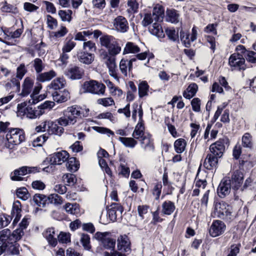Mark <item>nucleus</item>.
Masks as SVG:
<instances>
[{"label": "nucleus", "mask_w": 256, "mask_h": 256, "mask_svg": "<svg viewBox=\"0 0 256 256\" xmlns=\"http://www.w3.org/2000/svg\"><path fill=\"white\" fill-rule=\"evenodd\" d=\"M118 250L121 252H129L130 251V241L126 235L120 236L118 238Z\"/></svg>", "instance_id": "nucleus-17"}, {"label": "nucleus", "mask_w": 256, "mask_h": 256, "mask_svg": "<svg viewBox=\"0 0 256 256\" xmlns=\"http://www.w3.org/2000/svg\"><path fill=\"white\" fill-rule=\"evenodd\" d=\"M48 28L50 30L55 29L58 26L57 20L50 15L46 16Z\"/></svg>", "instance_id": "nucleus-54"}, {"label": "nucleus", "mask_w": 256, "mask_h": 256, "mask_svg": "<svg viewBox=\"0 0 256 256\" xmlns=\"http://www.w3.org/2000/svg\"><path fill=\"white\" fill-rule=\"evenodd\" d=\"M21 80L22 79H19V78H17L16 76H14L12 78L10 82H8L6 84V86L8 87L10 86L11 87V84H12V86L16 88V90L19 92L20 89V80Z\"/></svg>", "instance_id": "nucleus-61"}, {"label": "nucleus", "mask_w": 256, "mask_h": 256, "mask_svg": "<svg viewBox=\"0 0 256 256\" xmlns=\"http://www.w3.org/2000/svg\"><path fill=\"white\" fill-rule=\"evenodd\" d=\"M176 208L174 203L170 200L164 202L162 204V212L164 214L170 215Z\"/></svg>", "instance_id": "nucleus-26"}, {"label": "nucleus", "mask_w": 256, "mask_h": 256, "mask_svg": "<svg viewBox=\"0 0 256 256\" xmlns=\"http://www.w3.org/2000/svg\"><path fill=\"white\" fill-rule=\"evenodd\" d=\"M56 122L47 121L46 131L50 134L61 136L64 132L63 126H59Z\"/></svg>", "instance_id": "nucleus-16"}, {"label": "nucleus", "mask_w": 256, "mask_h": 256, "mask_svg": "<svg viewBox=\"0 0 256 256\" xmlns=\"http://www.w3.org/2000/svg\"><path fill=\"white\" fill-rule=\"evenodd\" d=\"M68 157V153L65 150H62L52 155L50 158L49 162L50 165H60L66 161Z\"/></svg>", "instance_id": "nucleus-13"}, {"label": "nucleus", "mask_w": 256, "mask_h": 256, "mask_svg": "<svg viewBox=\"0 0 256 256\" xmlns=\"http://www.w3.org/2000/svg\"><path fill=\"white\" fill-rule=\"evenodd\" d=\"M198 89V85L195 83L190 84L186 90L183 92V96L187 99H190L196 94Z\"/></svg>", "instance_id": "nucleus-24"}, {"label": "nucleus", "mask_w": 256, "mask_h": 256, "mask_svg": "<svg viewBox=\"0 0 256 256\" xmlns=\"http://www.w3.org/2000/svg\"><path fill=\"white\" fill-rule=\"evenodd\" d=\"M24 234V232L21 229L17 228L12 234L10 230V242H16L20 240Z\"/></svg>", "instance_id": "nucleus-39"}, {"label": "nucleus", "mask_w": 256, "mask_h": 256, "mask_svg": "<svg viewBox=\"0 0 256 256\" xmlns=\"http://www.w3.org/2000/svg\"><path fill=\"white\" fill-rule=\"evenodd\" d=\"M128 8L127 11L129 13H135L137 12L138 8V4L136 2V0H130L128 1Z\"/></svg>", "instance_id": "nucleus-60"}, {"label": "nucleus", "mask_w": 256, "mask_h": 256, "mask_svg": "<svg viewBox=\"0 0 256 256\" xmlns=\"http://www.w3.org/2000/svg\"><path fill=\"white\" fill-rule=\"evenodd\" d=\"M112 24L114 29L120 32H126L129 28L127 20L122 16H116Z\"/></svg>", "instance_id": "nucleus-11"}, {"label": "nucleus", "mask_w": 256, "mask_h": 256, "mask_svg": "<svg viewBox=\"0 0 256 256\" xmlns=\"http://www.w3.org/2000/svg\"><path fill=\"white\" fill-rule=\"evenodd\" d=\"M227 142V139L222 138L212 144L210 147V154L219 158H221L225 151V144Z\"/></svg>", "instance_id": "nucleus-7"}, {"label": "nucleus", "mask_w": 256, "mask_h": 256, "mask_svg": "<svg viewBox=\"0 0 256 256\" xmlns=\"http://www.w3.org/2000/svg\"><path fill=\"white\" fill-rule=\"evenodd\" d=\"M37 171L38 168L36 167L22 166L19 169L15 170L12 174L11 178L13 180H23L22 176Z\"/></svg>", "instance_id": "nucleus-9"}, {"label": "nucleus", "mask_w": 256, "mask_h": 256, "mask_svg": "<svg viewBox=\"0 0 256 256\" xmlns=\"http://www.w3.org/2000/svg\"><path fill=\"white\" fill-rule=\"evenodd\" d=\"M186 142L184 138H178L174 143V148L176 152L181 154L185 150Z\"/></svg>", "instance_id": "nucleus-34"}, {"label": "nucleus", "mask_w": 256, "mask_h": 256, "mask_svg": "<svg viewBox=\"0 0 256 256\" xmlns=\"http://www.w3.org/2000/svg\"><path fill=\"white\" fill-rule=\"evenodd\" d=\"M140 52V48L132 42H128L124 48L123 54H136Z\"/></svg>", "instance_id": "nucleus-30"}, {"label": "nucleus", "mask_w": 256, "mask_h": 256, "mask_svg": "<svg viewBox=\"0 0 256 256\" xmlns=\"http://www.w3.org/2000/svg\"><path fill=\"white\" fill-rule=\"evenodd\" d=\"M130 64L128 62V60L122 59L120 62V69L122 73L124 76H127L128 72L130 71L132 68L130 67Z\"/></svg>", "instance_id": "nucleus-44"}, {"label": "nucleus", "mask_w": 256, "mask_h": 256, "mask_svg": "<svg viewBox=\"0 0 256 256\" xmlns=\"http://www.w3.org/2000/svg\"><path fill=\"white\" fill-rule=\"evenodd\" d=\"M32 66L37 74L41 72L44 68L45 64L42 60L39 58H35L32 62Z\"/></svg>", "instance_id": "nucleus-41"}, {"label": "nucleus", "mask_w": 256, "mask_h": 256, "mask_svg": "<svg viewBox=\"0 0 256 256\" xmlns=\"http://www.w3.org/2000/svg\"><path fill=\"white\" fill-rule=\"evenodd\" d=\"M116 39L112 36L105 35L100 38V41L102 46L108 50Z\"/></svg>", "instance_id": "nucleus-29"}, {"label": "nucleus", "mask_w": 256, "mask_h": 256, "mask_svg": "<svg viewBox=\"0 0 256 256\" xmlns=\"http://www.w3.org/2000/svg\"><path fill=\"white\" fill-rule=\"evenodd\" d=\"M228 64L233 70H244L246 68L245 58L238 54H231L228 59Z\"/></svg>", "instance_id": "nucleus-6"}, {"label": "nucleus", "mask_w": 256, "mask_h": 256, "mask_svg": "<svg viewBox=\"0 0 256 256\" xmlns=\"http://www.w3.org/2000/svg\"><path fill=\"white\" fill-rule=\"evenodd\" d=\"M242 145L244 148H252V136L249 133H246L242 137Z\"/></svg>", "instance_id": "nucleus-45"}, {"label": "nucleus", "mask_w": 256, "mask_h": 256, "mask_svg": "<svg viewBox=\"0 0 256 256\" xmlns=\"http://www.w3.org/2000/svg\"><path fill=\"white\" fill-rule=\"evenodd\" d=\"M122 48L120 44L116 40L108 50V54L112 56H116L120 53Z\"/></svg>", "instance_id": "nucleus-40"}, {"label": "nucleus", "mask_w": 256, "mask_h": 256, "mask_svg": "<svg viewBox=\"0 0 256 256\" xmlns=\"http://www.w3.org/2000/svg\"><path fill=\"white\" fill-rule=\"evenodd\" d=\"M17 196L23 200H28L30 196V194L25 188H18L16 190Z\"/></svg>", "instance_id": "nucleus-51"}, {"label": "nucleus", "mask_w": 256, "mask_h": 256, "mask_svg": "<svg viewBox=\"0 0 256 256\" xmlns=\"http://www.w3.org/2000/svg\"><path fill=\"white\" fill-rule=\"evenodd\" d=\"M64 182L68 186H73L76 182V176L72 174H67L63 176Z\"/></svg>", "instance_id": "nucleus-53"}, {"label": "nucleus", "mask_w": 256, "mask_h": 256, "mask_svg": "<svg viewBox=\"0 0 256 256\" xmlns=\"http://www.w3.org/2000/svg\"><path fill=\"white\" fill-rule=\"evenodd\" d=\"M78 58L80 62L86 64H90L94 60V55L92 53L82 52L78 54Z\"/></svg>", "instance_id": "nucleus-22"}, {"label": "nucleus", "mask_w": 256, "mask_h": 256, "mask_svg": "<svg viewBox=\"0 0 256 256\" xmlns=\"http://www.w3.org/2000/svg\"><path fill=\"white\" fill-rule=\"evenodd\" d=\"M149 30L152 34L158 38H163L164 36L162 26L156 22L153 24Z\"/></svg>", "instance_id": "nucleus-31"}, {"label": "nucleus", "mask_w": 256, "mask_h": 256, "mask_svg": "<svg viewBox=\"0 0 256 256\" xmlns=\"http://www.w3.org/2000/svg\"><path fill=\"white\" fill-rule=\"evenodd\" d=\"M84 112V110L77 105L69 106L64 111V116L56 120L58 124L66 126L69 125H74L78 118L86 116Z\"/></svg>", "instance_id": "nucleus-1"}, {"label": "nucleus", "mask_w": 256, "mask_h": 256, "mask_svg": "<svg viewBox=\"0 0 256 256\" xmlns=\"http://www.w3.org/2000/svg\"><path fill=\"white\" fill-rule=\"evenodd\" d=\"M94 238L102 242L103 246L106 249L114 250L116 245V240L112 238L108 232H97L94 234Z\"/></svg>", "instance_id": "nucleus-5"}, {"label": "nucleus", "mask_w": 256, "mask_h": 256, "mask_svg": "<svg viewBox=\"0 0 256 256\" xmlns=\"http://www.w3.org/2000/svg\"><path fill=\"white\" fill-rule=\"evenodd\" d=\"M66 81L63 78H57L52 82L49 86L54 90H58L64 87Z\"/></svg>", "instance_id": "nucleus-38"}, {"label": "nucleus", "mask_w": 256, "mask_h": 256, "mask_svg": "<svg viewBox=\"0 0 256 256\" xmlns=\"http://www.w3.org/2000/svg\"><path fill=\"white\" fill-rule=\"evenodd\" d=\"M140 144L145 150H153L154 149L152 141L148 136H146L140 139Z\"/></svg>", "instance_id": "nucleus-37"}, {"label": "nucleus", "mask_w": 256, "mask_h": 256, "mask_svg": "<svg viewBox=\"0 0 256 256\" xmlns=\"http://www.w3.org/2000/svg\"><path fill=\"white\" fill-rule=\"evenodd\" d=\"M148 86L146 82H142L138 85V94L140 98L148 94Z\"/></svg>", "instance_id": "nucleus-47"}, {"label": "nucleus", "mask_w": 256, "mask_h": 256, "mask_svg": "<svg viewBox=\"0 0 256 256\" xmlns=\"http://www.w3.org/2000/svg\"><path fill=\"white\" fill-rule=\"evenodd\" d=\"M215 210L218 217L224 218L225 216L227 218H230L232 207L226 202L216 203L215 206Z\"/></svg>", "instance_id": "nucleus-10"}, {"label": "nucleus", "mask_w": 256, "mask_h": 256, "mask_svg": "<svg viewBox=\"0 0 256 256\" xmlns=\"http://www.w3.org/2000/svg\"><path fill=\"white\" fill-rule=\"evenodd\" d=\"M48 196L40 194H35L33 196V201L38 206L44 208L49 204Z\"/></svg>", "instance_id": "nucleus-23"}, {"label": "nucleus", "mask_w": 256, "mask_h": 256, "mask_svg": "<svg viewBox=\"0 0 256 256\" xmlns=\"http://www.w3.org/2000/svg\"><path fill=\"white\" fill-rule=\"evenodd\" d=\"M27 72L25 65L24 64H20L16 68V77L19 79H22Z\"/></svg>", "instance_id": "nucleus-64"}, {"label": "nucleus", "mask_w": 256, "mask_h": 256, "mask_svg": "<svg viewBox=\"0 0 256 256\" xmlns=\"http://www.w3.org/2000/svg\"><path fill=\"white\" fill-rule=\"evenodd\" d=\"M19 252V244L18 243L10 242L6 244V253L7 254L18 255Z\"/></svg>", "instance_id": "nucleus-27"}, {"label": "nucleus", "mask_w": 256, "mask_h": 256, "mask_svg": "<svg viewBox=\"0 0 256 256\" xmlns=\"http://www.w3.org/2000/svg\"><path fill=\"white\" fill-rule=\"evenodd\" d=\"M92 34V32L91 30H84L82 32H78L74 36L76 40L85 41L86 36H88Z\"/></svg>", "instance_id": "nucleus-50"}, {"label": "nucleus", "mask_w": 256, "mask_h": 256, "mask_svg": "<svg viewBox=\"0 0 256 256\" xmlns=\"http://www.w3.org/2000/svg\"><path fill=\"white\" fill-rule=\"evenodd\" d=\"M52 96L54 100L58 103L64 102L70 98L69 92L66 90L55 91L52 93Z\"/></svg>", "instance_id": "nucleus-19"}, {"label": "nucleus", "mask_w": 256, "mask_h": 256, "mask_svg": "<svg viewBox=\"0 0 256 256\" xmlns=\"http://www.w3.org/2000/svg\"><path fill=\"white\" fill-rule=\"evenodd\" d=\"M6 138L9 144L8 147L12 148L10 144L18 145L25 140L24 132L22 129L19 128H10L6 135Z\"/></svg>", "instance_id": "nucleus-2"}, {"label": "nucleus", "mask_w": 256, "mask_h": 256, "mask_svg": "<svg viewBox=\"0 0 256 256\" xmlns=\"http://www.w3.org/2000/svg\"><path fill=\"white\" fill-rule=\"evenodd\" d=\"M154 20V16L151 13H146L142 21V24L144 26H147L152 24Z\"/></svg>", "instance_id": "nucleus-62"}, {"label": "nucleus", "mask_w": 256, "mask_h": 256, "mask_svg": "<svg viewBox=\"0 0 256 256\" xmlns=\"http://www.w3.org/2000/svg\"><path fill=\"white\" fill-rule=\"evenodd\" d=\"M118 140L127 148H134L138 144L134 138L120 137Z\"/></svg>", "instance_id": "nucleus-33"}, {"label": "nucleus", "mask_w": 256, "mask_h": 256, "mask_svg": "<svg viewBox=\"0 0 256 256\" xmlns=\"http://www.w3.org/2000/svg\"><path fill=\"white\" fill-rule=\"evenodd\" d=\"M218 158L212 154H208L204 162V167L209 170L216 168L218 164Z\"/></svg>", "instance_id": "nucleus-20"}, {"label": "nucleus", "mask_w": 256, "mask_h": 256, "mask_svg": "<svg viewBox=\"0 0 256 256\" xmlns=\"http://www.w3.org/2000/svg\"><path fill=\"white\" fill-rule=\"evenodd\" d=\"M180 38L186 47L188 48L190 46L191 38H190V34L183 30L180 32Z\"/></svg>", "instance_id": "nucleus-46"}, {"label": "nucleus", "mask_w": 256, "mask_h": 256, "mask_svg": "<svg viewBox=\"0 0 256 256\" xmlns=\"http://www.w3.org/2000/svg\"><path fill=\"white\" fill-rule=\"evenodd\" d=\"M226 226L220 220H214L209 229V233L212 237H216L222 234L225 232Z\"/></svg>", "instance_id": "nucleus-8"}, {"label": "nucleus", "mask_w": 256, "mask_h": 256, "mask_svg": "<svg viewBox=\"0 0 256 256\" xmlns=\"http://www.w3.org/2000/svg\"><path fill=\"white\" fill-rule=\"evenodd\" d=\"M72 12L71 10H60L58 12V15L62 22H70L72 20Z\"/></svg>", "instance_id": "nucleus-42"}, {"label": "nucleus", "mask_w": 256, "mask_h": 256, "mask_svg": "<svg viewBox=\"0 0 256 256\" xmlns=\"http://www.w3.org/2000/svg\"><path fill=\"white\" fill-rule=\"evenodd\" d=\"M82 88L84 92L104 95L105 93L106 86L96 80H91L85 82L82 86Z\"/></svg>", "instance_id": "nucleus-3"}, {"label": "nucleus", "mask_w": 256, "mask_h": 256, "mask_svg": "<svg viewBox=\"0 0 256 256\" xmlns=\"http://www.w3.org/2000/svg\"><path fill=\"white\" fill-rule=\"evenodd\" d=\"M34 87V81L29 78H26L22 84V90L20 95L22 96H28L32 92Z\"/></svg>", "instance_id": "nucleus-21"}, {"label": "nucleus", "mask_w": 256, "mask_h": 256, "mask_svg": "<svg viewBox=\"0 0 256 256\" xmlns=\"http://www.w3.org/2000/svg\"><path fill=\"white\" fill-rule=\"evenodd\" d=\"M244 176L243 173L238 170L233 172L231 176V185L232 189L238 190L242 188L244 181Z\"/></svg>", "instance_id": "nucleus-14"}, {"label": "nucleus", "mask_w": 256, "mask_h": 256, "mask_svg": "<svg viewBox=\"0 0 256 256\" xmlns=\"http://www.w3.org/2000/svg\"><path fill=\"white\" fill-rule=\"evenodd\" d=\"M79 166L80 164L76 158H68L66 166L68 170L71 172H75L78 170Z\"/></svg>", "instance_id": "nucleus-32"}, {"label": "nucleus", "mask_w": 256, "mask_h": 256, "mask_svg": "<svg viewBox=\"0 0 256 256\" xmlns=\"http://www.w3.org/2000/svg\"><path fill=\"white\" fill-rule=\"evenodd\" d=\"M44 237L47 240L48 244L52 246H55L58 243L56 236L58 234L54 228H47L43 233Z\"/></svg>", "instance_id": "nucleus-18"}, {"label": "nucleus", "mask_w": 256, "mask_h": 256, "mask_svg": "<svg viewBox=\"0 0 256 256\" xmlns=\"http://www.w3.org/2000/svg\"><path fill=\"white\" fill-rule=\"evenodd\" d=\"M26 104L24 102L18 104L17 107L18 110L19 112H24V114L29 118H36L42 116L44 112L42 110V108H39L38 106L37 108H32V106H28L27 107H26Z\"/></svg>", "instance_id": "nucleus-4"}, {"label": "nucleus", "mask_w": 256, "mask_h": 256, "mask_svg": "<svg viewBox=\"0 0 256 256\" xmlns=\"http://www.w3.org/2000/svg\"><path fill=\"white\" fill-rule=\"evenodd\" d=\"M67 77L72 80L80 79L84 74V70L76 66L68 68L65 72Z\"/></svg>", "instance_id": "nucleus-15"}, {"label": "nucleus", "mask_w": 256, "mask_h": 256, "mask_svg": "<svg viewBox=\"0 0 256 256\" xmlns=\"http://www.w3.org/2000/svg\"><path fill=\"white\" fill-rule=\"evenodd\" d=\"M56 76V74L55 72L53 70H51L49 72H44L43 73L40 72L37 76L36 79L39 82H44L51 80Z\"/></svg>", "instance_id": "nucleus-28"}, {"label": "nucleus", "mask_w": 256, "mask_h": 256, "mask_svg": "<svg viewBox=\"0 0 256 256\" xmlns=\"http://www.w3.org/2000/svg\"><path fill=\"white\" fill-rule=\"evenodd\" d=\"M66 211L70 214H77L80 212L79 205L76 203H67L64 206Z\"/></svg>", "instance_id": "nucleus-35"}, {"label": "nucleus", "mask_w": 256, "mask_h": 256, "mask_svg": "<svg viewBox=\"0 0 256 256\" xmlns=\"http://www.w3.org/2000/svg\"><path fill=\"white\" fill-rule=\"evenodd\" d=\"M80 241L84 249L89 250L90 248V238L87 234H82L80 236Z\"/></svg>", "instance_id": "nucleus-52"}, {"label": "nucleus", "mask_w": 256, "mask_h": 256, "mask_svg": "<svg viewBox=\"0 0 256 256\" xmlns=\"http://www.w3.org/2000/svg\"><path fill=\"white\" fill-rule=\"evenodd\" d=\"M21 204L18 201H16L13 204L12 212L14 216H15V218L14 220L13 223H16L20 220L21 216Z\"/></svg>", "instance_id": "nucleus-36"}, {"label": "nucleus", "mask_w": 256, "mask_h": 256, "mask_svg": "<svg viewBox=\"0 0 256 256\" xmlns=\"http://www.w3.org/2000/svg\"><path fill=\"white\" fill-rule=\"evenodd\" d=\"M49 203L56 205L61 204L62 203V198L58 194H52L48 196Z\"/></svg>", "instance_id": "nucleus-58"}, {"label": "nucleus", "mask_w": 256, "mask_h": 256, "mask_svg": "<svg viewBox=\"0 0 256 256\" xmlns=\"http://www.w3.org/2000/svg\"><path fill=\"white\" fill-rule=\"evenodd\" d=\"M232 185L231 180L228 178H224L220 183L217 189L218 196L224 198L230 193Z\"/></svg>", "instance_id": "nucleus-12"}, {"label": "nucleus", "mask_w": 256, "mask_h": 256, "mask_svg": "<svg viewBox=\"0 0 256 256\" xmlns=\"http://www.w3.org/2000/svg\"><path fill=\"white\" fill-rule=\"evenodd\" d=\"M164 14V9L162 6L158 4L154 7L152 14L154 16V21L156 22L158 21L160 18H162Z\"/></svg>", "instance_id": "nucleus-43"}, {"label": "nucleus", "mask_w": 256, "mask_h": 256, "mask_svg": "<svg viewBox=\"0 0 256 256\" xmlns=\"http://www.w3.org/2000/svg\"><path fill=\"white\" fill-rule=\"evenodd\" d=\"M178 14L175 10L167 11V20L172 23H176L178 21Z\"/></svg>", "instance_id": "nucleus-49"}, {"label": "nucleus", "mask_w": 256, "mask_h": 256, "mask_svg": "<svg viewBox=\"0 0 256 256\" xmlns=\"http://www.w3.org/2000/svg\"><path fill=\"white\" fill-rule=\"evenodd\" d=\"M6 240L10 242V230L8 228L0 232V244H5Z\"/></svg>", "instance_id": "nucleus-57"}, {"label": "nucleus", "mask_w": 256, "mask_h": 256, "mask_svg": "<svg viewBox=\"0 0 256 256\" xmlns=\"http://www.w3.org/2000/svg\"><path fill=\"white\" fill-rule=\"evenodd\" d=\"M2 11L5 12H11L16 14L18 12V9L15 6L8 4L5 2L4 6L1 8Z\"/></svg>", "instance_id": "nucleus-48"}, {"label": "nucleus", "mask_w": 256, "mask_h": 256, "mask_svg": "<svg viewBox=\"0 0 256 256\" xmlns=\"http://www.w3.org/2000/svg\"><path fill=\"white\" fill-rule=\"evenodd\" d=\"M97 103L105 107L114 104V100L110 97L99 98L97 100Z\"/></svg>", "instance_id": "nucleus-56"}, {"label": "nucleus", "mask_w": 256, "mask_h": 256, "mask_svg": "<svg viewBox=\"0 0 256 256\" xmlns=\"http://www.w3.org/2000/svg\"><path fill=\"white\" fill-rule=\"evenodd\" d=\"M83 49L85 50L84 52H92L96 50V46L94 42L91 40L88 42H84L83 44Z\"/></svg>", "instance_id": "nucleus-59"}, {"label": "nucleus", "mask_w": 256, "mask_h": 256, "mask_svg": "<svg viewBox=\"0 0 256 256\" xmlns=\"http://www.w3.org/2000/svg\"><path fill=\"white\" fill-rule=\"evenodd\" d=\"M144 127L142 122H138L135 127L134 130L132 134V136L135 139H142L144 136Z\"/></svg>", "instance_id": "nucleus-25"}, {"label": "nucleus", "mask_w": 256, "mask_h": 256, "mask_svg": "<svg viewBox=\"0 0 256 256\" xmlns=\"http://www.w3.org/2000/svg\"><path fill=\"white\" fill-rule=\"evenodd\" d=\"M166 32L168 38L172 41H176L178 38V32L174 28L166 29Z\"/></svg>", "instance_id": "nucleus-63"}, {"label": "nucleus", "mask_w": 256, "mask_h": 256, "mask_svg": "<svg viewBox=\"0 0 256 256\" xmlns=\"http://www.w3.org/2000/svg\"><path fill=\"white\" fill-rule=\"evenodd\" d=\"M76 43L72 40V38L66 41L62 48V52H70L76 46Z\"/></svg>", "instance_id": "nucleus-55"}]
</instances>
